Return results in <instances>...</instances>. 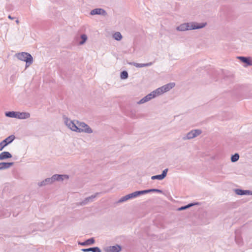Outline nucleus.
<instances>
[{"label": "nucleus", "instance_id": "a878e982", "mask_svg": "<svg viewBox=\"0 0 252 252\" xmlns=\"http://www.w3.org/2000/svg\"><path fill=\"white\" fill-rule=\"evenodd\" d=\"M239 155L238 154H235L234 155L232 156L231 159L232 162H235L239 159Z\"/></svg>", "mask_w": 252, "mask_h": 252}, {"label": "nucleus", "instance_id": "aec40b11", "mask_svg": "<svg viewBox=\"0 0 252 252\" xmlns=\"http://www.w3.org/2000/svg\"><path fill=\"white\" fill-rule=\"evenodd\" d=\"M113 38L117 40L120 41L122 39V35L120 32H116L113 35Z\"/></svg>", "mask_w": 252, "mask_h": 252}, {"label": "nucleus", "instance_id": "6ab92c4d", "mask_svg": "<svg viewBox=\"0 0 252 252\" xmlns=\"http://www.w3.org/2000/svg\"><path fill=\"white\" fill-rule=\"evenodd\" d=\"M110 251L112 252H119L121 251V247L118 246H112L109 248Z\"/></svg>", "mask_w": 252, "mask_h": 252}, {"label": "nucleus", "instance_id": "4468645a", "mask_svg": "<svg viewBox=\"0 0 252 252\" xmlns=\"http://www.w3.org/2000/svg\"><path fill=\"white\" fill-rule=\"evenodd\" d=\"M30 114L29 113L26 112H17L16 118L24 119L29 118Z\"/></svg>", "mask_w": 252, "mask_h": 252}, {"label": "nucleus", "instance_id": "412c9836", "mask_svg": "<svg viewBox=\"0 0 252 252\" xmlns=\"http://www.w3.org/2000/svg\"><path fill=\"white\" fill-rule=\"evenodd\" d=\"M121 78L122 79H127L128 77V73L126 71H123L121 72L120 74Z\"/></svg>", "mask_w": 252, "mask_h": 252}, {"label": "nucleus", "instance_id": "39448f33", "mask_svg": "<svg viewBox=\"0 0 252 252\" xmlns=\"http://www.w3.org/2000/svg\"><path fill=\"white\" fill-rule=\"evenodd\" d=\"M237 58L242 63H244V66L252 65V58L251 57L238 56Z\"/></svg>", "mask_w": 252, "mask_h": 252}, {"label": "nucleus", "instance_id": "c756f323", "mask_svg": "<svg viewBox=\"0 0 252 252\" xmlns=\"http://www.w3.org/2000/svg\"><path fill=\"white\" fill-rule=\"evenodd\" d=\"M8 18L9 19H11V20H13V19H14V17H11V15H9V16H8Z\"/></svg>", "mask_w": 252, "mask_h": 252}, {"label": "nucleus", "instance_id": "9b49d317", "mask_svg": "<svg viewBox=\"0 0 252 252\" xmlns=\"http://www.w3.org/2000/svg\"><path fill=\"white\" fill-rule=\"evenodd\" d=\"M66 124L68 127L73 131L77 132V125H76L71 121L67 120Z\"/></svg>", "mask_w": 252, "mask_h": 252}, {"label": "nucleus", "instance_id": "4be33fe9", "mask_svg": "<svg viewBox=\"0 0 252 252\" xmlns=\"http://www.w3.org/2000/svg\"><path fill=\"white\" fill-rule=\"evenodd\" d=\"M17 113L16 112H9L6 113L5 115L7 117H11V118H16L17 117Z\"/></svg>", "mask_w": 252, "mask_h": 252}, {"label": "nucleus", "instance_id": "5701e85b", "mask_svg": "<svg viewBox=\"0 0 252 252\" xmlns=\"http://www.w3.org/2000/svg\"><path fill=\"white\" fill-rule=\"evenodd\" d=\"M155 95H153V97H149L148 95H146L145 97H144L143 99L140 100V101L139 102V103H143L145 102L148 101L150 99H152V98H154Z\"/></svg>", "mask_w": 252, "mask_h": 252}, {"label": "nucleus", "instance_id": "1a4fd4ad", "mask_svg": "<svg viewBox=\"0 0 252 252\" xmlns=\"http://www.w3.org/2000/svg\"><path fill=\"white\" fill-rule=\"evenodd\" d=\"M68 176L66 175H55L51 179H48L45 180V182L55 180H63L64 179H68Z\"/></svg>", "mask_w": 252, "mask_h": 252}, {"label": "nucleus", "instance_id": "7ed1b4c3", "mask_svg": "<svg viewBox=\"0 0 252 252\" xmlns=\"http://www.w3.org/2000/svg\"><path fill=\"white\" fill-rule=\"evenodd\" d=\"M77 132H85L87 133L92 132V130L89 126L84 123H77Z\"/></svg>", "mask_w": 252, "mask_h": 252}, {"label": "nucleus", "instance_id": "6e6552de", "mask_svg": "<svg viewBox=\"0 0 252 252\" xmlns=\"http://www.w3.org/2000/svg\"><path fill=\"white\" fill-rule=\"evenodd\" d=\"M90 14L92 15H101L105 16L107 14V13L106 11L102 8H95L91 11Z\"/></svg>", "mask_w": 252, "mask_h": 252}, {"label": "nucleus", "instance_id": "f3484780", "mask_svg": "<svg viewBox=\"0 0 252 252\" xmlns=\"http://www.w3.org/2000/svg\"><path fill=\"white\" fill-rule=\"evenodd\" d=\"M82 251L84 252H101L100 249L97 247L91 248L89 249H83Z\"/></svg>", "mask_w": 252, "mask_h": 252}, {"label": "nucleus", "instance_id": "a211bd4d", "mask_svg": "<svg viewBox=\"0 0 252 252\" xmlns=\"http://www.w3.org/2000/svg\"><path fill=\"white\" fill-rule=\"evenodd\" d=\"M81 40L79 42V45H83L87 41L88 37L86 34H82L80 36Z\"/></svg>", "mask_w": 252, "mask_h": 252}, {"label": "nucleus", "instance_id": "393cba45", "mask_svg": "<svg viewBox=\"0 0 252 252\" xmlns=\"http://www.w3.org/2000/svg\"><path fill=\"white\" fill-rule=\"evenodd\" d=\"M236 192L237 194H239V195H244V194H247L249 192V191L243 190L241 189H237L236 190Z\"/></svg>", "mask_w": 252, "mask_h": 252}, {"label": "nucleus", "instance_id": "b1692460", "mask_svg": "<svg viewBox=\"0 0 252 252\" xmlns=\"http://www.w3.org/2000/svg\"><path fill=\"white\" fill-rule=\"evenodd\" d=\"M160 87L157 89L156 90L152 91L150 93H149L148 94H161V93L160 92Z\"/></svg>", "mask_w": 252, "mask_h": 252}, {"label": "nucleus", "instance_id": "2f4dec72", "mask_svg": "<svg viewBox=\"0 0 252 252\" xmlns=\"http://www.w3.org/2000/svg\"><path fill=\"white\" fill-rule=\"evenodd\" d=\"M16 23H17V24H18V23H19V20H17L16 21Z\"/></svg>", "mask_w": 252, "mask_h": 252}, {"label": "nucleus", "instance_id": "423d86ee", "mask_svg": "<svg viewBox=\"0 0 252 252\" xmlns=\"http://www.w3.org/2000/svg\"><path fill=\"white\" fill-rule=\"evenodd\" d=\"M15 139V136L11 135L0 143V151L6 146L8 144L11 143Z\"/></svg>", "mask_w": 252, "mask_h": 252}, {"label": "nucleus", "instance_id": "dca6fc26", "mask_svg": "<svg viewBox=\"0 0 252 252\" xmlns=\"http://www.w3.org/2000/svg\"><path fill=\"white\" fill-rule=\"evenodd\" d=\"M13 165L12 162H1L0 163V170L6 169Z\"/></svg>", "mask_w": 252, "mask_h": 252}, {"label": "nucleus", "instance_id": "c85d7f7f", "mask_svg": "<svg viewBox=\"0 0 252 252\" xmlns=\"http://www.w3.org/2000/svg\"><path fill=\"white\" fill-rule=\"evenodd\" d=\"M192 205V204H189V205H188L186 206H184V207H182L180 208H179V210H184V209H187V208H188L189 207L191 206Z\"/></svg>", "mask_w": 252, "mask_h": 252}, {"label": "nucleus", "instance_id": "20e7f679", "mask_svg": "<svg viewBox=\"0 0 252 252\" xmlns=\"http://www.w3.org/2000/svg\"><path fill=\"white\" fill-rule=\"evenodd\" d=\"M152 191H157V192H161V190L158 189H148V190H145L142 191H137L134 192L132 193L129 194V197L130 198L135 197L137 196L138 195L143 194L144 193H148Z\"/></svg>", "mask_w": 252, "mask_h": 252}, {"label": "nucleus", "instance_id": "f03ea898", "mask_svg": "<svg viewBox=\"0 0 252 252\" xmlns=\"http://www.w3.org/2000/svg\"><path fill=\"white\" fill-rule=\"evenodd\" d=\"M16 56L19 60L26 62V67L29 66L33 63V58L30 53L27 52L19 53L16 54Z\"/></svg>", "mask_w": 252, "mask_h": 252}, {"label": "nucleus", "instance_id": "f8f14e48", "mask_svg": "<svg viewBox=\"0 0 252 252\" xmlns=\"http://www.w3.org/2000/svg\"><path fill=\"white\" fill-rule=\"evenodd\" d=\"M167 172V169H166L163 171L162 174L153 176L151 178L153 180H155V179H158V180H162L166 176Z\"/></svg>", "mask_w": 252, "mask_h": 252}, {"label": "nucleus", "instance_id": "2eb2a0df", "mask_svg": "<svg viewBox=\"0 0 252 252\" xmlns=\"http://www.w3.org/2000/svg\"><path fill=\"white\" fill-rule=\"evenodd\" d=\"M11 157V155L8 152H3L0 154V160H3Z\"/></svg>", "mask_w": 252, "mask_h": 252}, {"label": "nucleus", "instance_id": "7c9ffc66", "mask_svg": "<svg viewBox=\"0 0 252 252\" xmlns=\"http://www.w3.org/2000/svg\"><path fill=\"white\" fill-rule=\"evenodd\" d=\"M81 245H86V241H85V242H84V243H82L81 244Z\"/></svg>", "mask_w": 252, "mask_h": 252}, {"label": "nucleus", "instance_id": "bb28decb", "mask_svg": "<svg viewBox=\"0 0 252 252\" xmlns=\"http://www.w3.org/2000/svg\"><path fill=\"white\" fill-rule=\"evenodd\" d=\"M94 243V240L93 238H91L86 241V245H91Z\"/></svg>", "mask_w": 252, "mask_h": 252}, {"label": "nucleus", "instance_id": "cd10ccee", "mask_svg": "<svg viewBox=\"0 0 252 252\" xmlns=\"http://www.w3.org/2000/svg\"><path fill=\"white\" fill-rule=\"evenodd\" d=\"M130 197H129V195L128 194V195H126V196H124L123 197H122L120 200V202H123V201H126L129 199H130Z\"/></svg>", "mask_w": 252, "mask_h": 252}, {"label": "nucleus", "instance_id": "ddd939ff", "mask_svg": "<svg viewBox=\"0 0 252 252\" xmlns=\"http://www.w3.org/2000/svg\"><path fill=\"white\" fill-rule=\"evenodd\" d=\"M153 63L152 62H150L149 63H136L133 62V63H130L129 64H132L136 67H143L150 66L152 65L153 64Z\"/></svg>", "mask_w": 252, "mask_h": 252}, {"label": "nucleus", "instance_id": "0eeeda50", "mask_svg": "<svg viewBox=\"0 0 252 252\" xmlns=\"http://www.w3.org/2000/svg\"><path fill=\"white\" fill-rule=\"evenodd\" d=\"M175 86V83L174 82H171L160 87V89H161L160 92L161 93V94L163 93L168 92Z\"/></svg>", "mask_w": 252, "mask_h": 252}, {"label": "nucleus", "instance_id": "f257e3e1", "mask_svg": "<svg viewBox=\"0 0 252 252\" xmlns=\"http://www.w3.org/2000/svg\"><path fill=\"white\" fill-rule=\"evenodd\" d=\"M206 25V23H197L196 22L185 23L181 24L176 28L178 31L184 32L188 30L199 29L204 28Z\"/></svg>", "mask_w": 252, "mask_h": 252}, {"label": "nucleus", "instance_id": "9d476101", "mask_svg": "<svg viewBox=\"0 0 252 252\" xmlns=\"http://www.w3.org/2000/svg\"><path fill=\"white\" fill-rule=\"evenodd\" d=\"M201 133L200 130H194L189 132L187 134V138L188 139H191L197 135H199Z\"/></svg>", "mask_w": 252, "mask_h": 252}]
</instances>
